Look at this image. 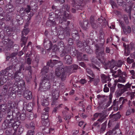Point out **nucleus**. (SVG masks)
I'll use <instances>...</instances> for the list:
<instances>
[{
  "mask_svg": "<svg viewBox=\"0 0 135 135\" xmlns=\"http://www.w3.org/2000/svg\"><path fill=\"white\" fill-rule=\"evenodd\" d=\"M131 85L132 84H130L129 83H127L125 85H124L123 88L116 91L115 94L117 97H120L125 92L131 90Z\"/></svg>",
  "mask_w": 135,
  "mask_h": 135,
  "instance_id": "obj_1",
  "label": "nucleus"
},
{
  "mask_svg": "<svg viewBox=\"0 0 135 135\" xmlns=\"http://www.w3.org/2000/svg\"><path fill=\"white\" fill-rule=\"evenodd\" d=\"M65 67L62 66H60L59 67V68H57L56 69L55 74L58 77H60L62 80H64L66 78L65 73H67L65 71L64 69L62 71L63 69Z\"/></svg>",
  "mask_w": 135,
  "mask_h": 135,
  "instance_id": "obj_2",
  "label": "nucleus"
},
{
  "mask_svg": "<svg viewBox=\"0 0 135 135\" xmlns=\"http://www.w3.org/2000/svg\"><path fill=\"white\" fill-rule=\"evenodd\" d=\"M14 122V120L12 119H10V120H5L2 124V129H5L7 128H10L12 127L13 126Z\"/></svg>",
  "mask_w": 135,
  "mask_h": 135,
  "instance_id": "obj_3",
  "label": "nucleus"
},
{
  "mask_svg": "<svg viewBox=\"0 0 135 135\" xmlns=\"http://www.w3.org/2000/svg\"><path fill=\"white\" fill-rule=\"evenodd\" d=\"M50 86V84L48 79L47 78H45L40 83V87L43 88L44 90L49 89Z\"/></svg>",
  "mask_w": 135,
  "mask_h": 135,
  "instance_id": "obj_4",
  "label": "nucleus"
},
{
  "mask_svg": "<svg viewBox=\"0 0 135 135\" xmlns=\"http://www.w3.org/2000/svg\"><path fill=\"white\" fill-rule=\"evenodd\" d=\"M96 54L97 57L101 62H103V61H104V62H105V59L104 58L105 54L104 53L103 49L100 48L97 49L96 51Z\"/></svg>",
  "mask_w": 135,
  "mask_h": 135,
  "instance_id": "obj_5",
  "label": "nucleus"
},
{
  "mask_svg": "<svg viewBox=\"0 0 135 135\" xmlns=\"http://www.w3.org/2000/svg\"><path fill=\"white\" fill-rule=\"evenodd\" d=\"M78 68V66L77 65L74 64L71 66H65L64 68L63 69V70H62L64 71V69L65 71H66L67 73H72L75 72V70H77Z\"/></svg>",
  "mask_w": 135,
  "mask_h": 135,
  "instance_id": "obj_6",
  "label": "nucleus"
},
{
  "mask_svg": "<svg viewBox=\"0 0 135 135\" xmlns=\"http://www.w3.org/2000/svg\"><path fill=\"white\" fill-rule=\"evenodd\" d=\"M58 61L56 60H50L49 62H48L47 63V65L48 66H46L44 67L42 70V71L44 73H47V71L49 69V66L52 67L53 66L54 64H55L57 63Z\"/></svg>",
  "mask_w": 135,
  "mask_h": 135,
  "instance_id": "obj_7",
  "label": "nucleus"
},
{
  "mask_svg": "<svg viewBox=\"0 0 135 135\" xmlns=\"http://www.w3.org/2000/svg\"><path fill=\"white\" fill-rule=\"evenodd\" d=\"M49 108L48 107H46L44 109L43 113L41 116L42 120H45L46 122H48V112L49 111Z\"/></svg>",
  "mask_w": 135,
  "mask_h": 135,
  "instance_id": "obj_8",
  "label": "nucleus"
},
{
  "mask_svg": "<svg viewBox=\"0 0 135 135\" xmlns=\"http://www.w3.org/2000/svg\"><path fill=\"white\" fill-rule=\"evenodd\" d=\"M105 135H122L120 130L119 129H113L107 132Z\"/></svg>",
  "mask_w": 135,
  "mask_h": 135,
  "instance_id": "obj_9",
  "label": "nucleus"
},
{
  "mask_svg": "<svg viewBox=\"0 0 135 135\" xmlns=\"http://www.w3.org/2000/svg\"><path fill=\"white\" fill-rule=\"evenodd\" d=\"M105 63L107 66L110 67L111 69H113L116 66V62L113 59L110 61H109L107 62H105Z\"/></svg>",
  "mask_w": 135,
  "mask_h": 135,
  "instance_id": "obj_10",
  "label": "nucleus"
},
{
  "mask_svg": "<svg viewBox=\"0 0 135 135\" xmlns=\"http://www.w3.org/2000/svg\"><path fill=\"white\" fill-rule=\"evenodd\" d=\"M5 9L7 13L12 12L15 10V8L11 4V2H9V4L6 5Z\"/></svg>",
  "mask_w": 135,
  "mask_h": 135,
  "instance_id": "obj_11",
  "label": "nucleus"
},
{
  "mask_svg": "<svg viewBox=\"0 0 135 135\" xmlns=\"http://www.w3.org/2000/svg\"><path fill=\"white\" fill-rule=\"evenodd\" d=\"M69 16V15L68 14H66L65 12H64L63 15L61 14L60 16L59 19V22L62 23L63 21H66Z\"/></svg>",
  "mask_w": 135,
  "mask_h": 135,
  "instance_id": "obj_12",
  "label": "nucleus"
},
{
  "mask_svg": "<svg viewBox=\"0 0 135 135\" xmlns=\"http://www.w3.org/2000/svg\"><path fill=\"white\" fill-rule=\"evenodd\" d=\"M23 96L27 100L31 99L32 98L31 92L29 90L25 91L23 94Z\"/></svg>",
  "mask_w": 135,
  "mask_h": 135,
  "instance_id": "obj_13",
  "label": "nucleus"
},
{
  "mask_svg": "<svg viewBox=\"0 0 135 135\" xmlns=\"http://www.w3.org/2000/svg\"><path fill=\"white\" fill-rule=\"evenodd\" d=\"M64 61L65 63L68 64L72 63V60L71 56L69 55H66L64 57Z\"/></svg>",
  "mask_w": 135,
  "mask_h": 135,
  "instance_id": "obj_14",
  "label": "nucleus"
},
{
  "mask_svg": "<svg viewBox=\"0 0 135 135\" xmlns=\"http://www.w3.org/2000/svg\"><path fill=\"white\" fill-rule=\"evenodd\" d=\"M88 21L85 20L83 21V22L81 25L82 28L84 30H86L88 28Z\"/></svg>",
  "mask_w": 135,
  "mask_h": 135,
  "instance_id": "obj_15",
  "label": "nucleus"
},
{
  "mask_svg": "<svg viewBox=\"0 0 135 135\" xmlns=\"http://www.w3.org/2000/svg\"><path fill=\"white\" fill-rule=\"evenodd\" d=\"M106 114L104 112L99 113V117L100 118L97 121L102 122L103 120L106 117Z\"/></svg>",
  "mask_w": 135,
  "mask_h": 135,
  "instance_id": "obj_16",
  "label": "nucleus"
},
{
  "mask_svg": "<svg viewBox=\"0 0 135 135\" xmlns=\"http://www.w3.org/2000/svg\"><path fill=\"white\" fill-rule=\"evenodd\" d=\"M82 0H71V4L73 7L76 5H80L82 3Z\"/></svg>",
  "mask_w": 135,
  "mask_h": 135,
  "instance_id": "obj_17",
  "label": "nucleus"
},
{
  "mask_svg": "<svg viewBox=\"0 0 135 135\" xmlns=\"http://www.w3.org/2000/svg\"><path fill=\"white\" fill-rule=\"evenodd\" d=\"M123 29L124 33L126 34L129 33L131 31V28L129 26H127L126 27L125 26Z\"/></svg>",
  "mask_w": 135,
  "mask_h": 135,
  "instance_id": "obj_18",
  "label": "nucleus"
},
{
  "mask_svg": "<svg viewBox=\"0 0 135 135\" xmlns=\"http://www.w3.org/2000/svg\"><path fill=\"white\" fill-rule=\"evenodd\" d=\"M127 76L123 77L120 76V77L118 80H116L115 81L116 82H119L122 83H124L126 81V78Z\"/></svg>",
  "mask_w": 135,
  "mask_h": 135,
  "instance_id": "obj_19",
  "label": "nucleus"
},
{
  "mask_svg": "<svg viewBox=\"0 0 135 135\" xmlns=\"http://www.w3.org/2000/svg\"><path fill=\"white\" fill-rule=\"evenodd\" d=\"M102 81L103 83H105L107 80H109V78L104 74H102L101 75Z\"/></svg>",
  "mask_w": 135,
  "mask_h": 135,
  "instance_id": "obj_20",
  "label": "nucleus"
},
{
  "mask_svg": "<svg viewBox=\"0 0 135 135\" xmlns=\"http://www.w3.org/2000/svg\"><path fill=\"white\" fill-rule=\"evenodd\" d=\"M19 73H20V72L18 71L15 72L14 74V79L17 82H19L20 80V77L18 75Z\"/></svg>",
  "mask_w": 135,
  "mask_h": 135,
  "instance_id": "obj_21",
  "label": "nucleus"
},
{
  "mask_svg": "<svg viewBox=\"0 0 135 135\" xmlns=\"http://www.w3.org/2000/svg\"><path fill=\"white\" fill-rule=\"evenodd\" d=\"M107 126L106 123H104L102 124L100 130V133H102L104 131L106 128Z\"/></svg>",
  "mask_w": 135,
  "mask_h": 135,
  "instance_id": "obj_22",
  "label": "nucleus"
},
{
  "mask_svg": "<svg viewBox=\"0 0 135 135\" xmlns=\"http://www.w3.org/2000/svg\"><path fill=\"white\" fill-rule=\"evenodd\" d=\"M28 39L27 37H26L25 36H22L21 38V41H22V44H21V46L22 47L23 46V45H25Z\"/></svg>",
  "mask_w": 135,
  "mask_h": 135,
  "instance_id": "obj_23",
  "label": "nucleus"
},
{
  "mask_svg": "<svg viewBox=\"0 0 135 135\" xmlns=\"http://www.w3.org/2000/svg\"><path fill=\"white\" fill-rule=\"evenodd\" d=\"M54 98L57 100L59 95V92L58 91H54L52 94Z\"/></svg>",
  "mask_w": 135,
  "mask_h": 135,
  "instance_id": "obj_24",
  "label": "nucleus"
},
{
  "mask_svg": "<svg viewBox=\"0 0 135 135\" xmlns=\"http://www.w3.org/2000/svg\"><path fill=\"white\" fill-rule=\"evenodd\" d=\"M117 75L119 76H120L121 75H124L125 76H127V75L126 73L125 72H122L120 69H118L117 71Z\"/></svg>",
  "mask_w": 135,
  "mask_h": 135,
  "instance_id": "obj_25",
  "label": "nucleus"
},
{
  "mask_svg": "<svg viewBox=\"0 0 135 135\" xmlns=\"http://www.w3.org/2000/svg\"><path fill=\"white\" fill-rule=\"evenodd\" d=\"M29 32V30L27 28L24 29L22 32V36L27 35Z\"/></svg>",
  "mask_w": 135,
  "mask_h": 135,
  "instance_id": "obj_26",
  "label": "nucleus"
},
{
  "mask_svg": "<svg viewBox=\"0 0 135 135\" xmlns=\"http://www.w3.org/2000/svg\"><path fill=\"white\" fill-rule=\"evenodd\" d=\"M121 116L120 115L119 113H117L115 114H114L112 115V117L113 118H114L115 120L119 118Z\"/></svg>",
  "mask_w": 135,
  "mask_h": 135,
  "instance_id": "obj_27",
  "label": "nucleus"
},
{
  "mask_svg": "<svg viewBox=\"0 0 135 135\" xmlns=\"http://www.w3.org/2000/svg\"><path fill=\"white\" fill-rule=\"evenodd\" d=\"M49 104V102L47 100L44 99L42 102V105L43 106H47Z\"/></svg>",
  "mask_w": 135,
  "mask_h": 135,
  "instance_id": "obj_28",
  "label": "nucleus"
},
{
  "mask_svg": "<svg viewBox=\"0 0 135 135\" xmlns=\"http://www.w3.org/2000/svg\"><path fill=\"white\" fill-rule=\"evenodd\" d=\"M7 108V107L6 105L3 104L0 105V109H1L2 111H5Z\"/></svg>",
  "mask_w": 135,
  "mask_h": 135,
  "instance_id": "obj_29",
  "label": "nucleus"
},
{
  "mask_svg": "<svg viewBox=\"0 0 135 135\" xmlns=\"http://www.w3.org/2000/svg\"><path fill=\"white\" fill-rule=\"evenodd\" d=\"M87 72L93 77H94V75L93 71L90 69L87 68L86 69Z\"/></svg>",
  "mask_w": 135,
  "mask_h": 135,
  "instance_id": "obj_30",
  "label": "nucleus"
},
{
  "mask_svg": "<svg viewBox=\"0 0 135 135\" xmlns=\"http://www.w3.org/2000/svg\"><path fill=\"white\" fill-rule=\"evenodd\" d=\"M134 112V110L133 109H129L127 110L126 112V115H128L131 114V113H133Z\"/></svg>",
  "mask_w": 135,
  "mask_h": 135,
  "instance_id": "obj_31",
  "label": "nucleus"
},
{
  "mask_svg": "<svg viewBox=\"0 0 135 135\" xmlns=\"http://www.w3.org/2000/svg\"><path fill=\"white\" fill-rule=\"evenodd\" d=\"M117 83H115L113 85V86L110 87V91L111 93H113L114 92Z\"/></svg>",
  "mask_w": 135,
  "mask_h": 135,
  "instance_id": "obj_32",
  "label": "nucleus"
},
{
  "mask_svg": "<svg viewBox=\"0 0 135 135\" xmlns=\"http://www.w3.org/2000/svg\"><path fill=\"white\" fill-rule=\"evenodd\" d=\"M123 62L121 60H118L116 62V66L118 67H120L123 64Z\"/></svg>",
  "mask_w": 135,
  "mask_h": 135,
  "instance_id": "obj_33",
  "label": "nucleus"
},
{
  "mask_svg": "<svg viewBox=\"0 0 135 135\" xmlns=\"http://www.w3.org/2000/svg\"><path fill=\"white\" fill-rule=\"evenodd\" d=\"M34 133V130H29L28 131L26 135H33Z\"/></svg>",
  "mask_w": 135,
  "mask_h": 135,
  "instance_id": "obj_34",
  "label": "nucleus"
},
{
  "mask_svg": "<svg viewBox=\"0 0 135 135\" xmlns=\"http://www.w3.org/2000/svg\"><path fill=\"white\" fill-rule=\"evenodd\" d=\"M25 11L24 8H21L20 11V15L22 16H23L25 14Z\"/></svg>",
  "mask_w": 135,
  "mask_h": 135,
  "instance_id": "obj_35",
  "label": "nucleus"
},
{
  "mask_svg": "<svg viewBox=\"0 0 135 135\" xmlns=\"http://www.w3.org/2000/svg\"><path fill=\"white\" fill-rule=\"evenodd\" d=\"M128 47L132 50L134 49L135 47L134 44L133 43H131L128 46Z\"/></svg>",
  "mask_w": 135,
  "mask_h": 135,
  "instance_id": "obj_36",
  "label": "nucleus"
},
{
  "mask_svg": "<svg viewBox=\"0 0 135 135\" xmlns=\"http://www.w3.org/2000/svg\"><path fill=\"white\" fill-rule=\"evenodd\" d=\"M123 18L124 21L127 24L129 23V22L127 16L126 15H124L123 16Z\"/></svg>",
  "mask_w": 135,
  "mask_h": 135,
  "instance_id": "obj_37",
  "label": "nucleus"
},
{
  "mask_svg": "<svg viewBox=\"0 0 135 135\" xmlns=\"http://www.w3.org/2000/svg\"><path fill=\"white\" fill-rule=\"evenodd\" d=\"M79 125L81 127H83V128L84 129L85 128L86 124L84 123L83 121H81L79 122Z\"/></svg>",
  "mask_w": 135,
  "mask_h": 135,
  "instance_id": "obj_38",
  "label": "nucleus"
},
{
  "mask_svg": "<svg viewBox=\"0 0 135 135\" xmlns=\"http://www.w3.org/2000/svg\"><path fill=\"white\" fill-rule=\"evenodd\" d=\"M57 100L56 99H55L53 100L52 103L51 104V105L52 106H56L58 105V103L57 102V101H56Z\"/></svg>",
  "mask_w": 135,
  "mask_h": 135,
  "instance_id": "obj_39",
  "label": "nucleus"
},
{
  "mask_svg": "<svg viewBox=\"0 0 135 135\" xmlns=\"http://www.w3.org/2000/svg\"><path fill=\"white\" fill-rule=\"evenodd\" d=\"M31 7L30 5H27V7L25 9V10L27 13L29 12L31 10Z\"/></svg>",
  "mask_w": 135,
  "mask_h": 135,
  "instance_id": "obj_40",
  "label": "nucleus"
},
{
  "mask_svg": "<svg viewBox=\"0 0 135 135\" xmlns=\"http://www.w3.org/2000/svg\"><path fill=\"white\" fill-rule=\"evenodd\" d=\"M117 3L120 6H122L124 4V3L123 0H117Z\"/></svg>",
  "mask_w": 135,
  "mask_h": 135,
  "instance_id": "obj_41",
  "label": "nucleus"
},
{
  "mask_svg": "<svg viewBox=\"0 0 135 135\" xmlns=\"http://www.w3.org/2000/svg\"><path fill=\"white\" fill-rule=\"evenodd\" d=\"M127 63L129 64H131L134 62V60L133 59H130L129 57L127 59Z\"/></svg>",
  "mask_w": 135,
  "mask_h": 135,
  "instance_id": "obj_42",
  "label": "nucleus"
},
{
  "mask_svg": "<svg viewBox=\"0 0 135 135\" xmlns=\"http://www.w3.org/2000/svg\"><path fill=\"white\" fill-rule=\"evenodd\" d=\"M42 123L43 125L44 126H46L47 124L49 125V120H48V122H46V120H42Z\"/></svg>",
  "mask_w": 135,
  "mask_h": 135,
  "instance_id": "obj_43",
  "label": "nucleus"
},
{
  "mask_svg": "<svg viewBox=\"0 0 135 135\" xmlns=\"http://www.w3.org/2000/svg\"><path fill=\"white\" fill-rule=\"evenodd\" d=\"M90 22L92 26L94 28H95L96 27L95 26H94V24H95V23L94 22V19L93 18H90Z\"/></svg>",
  "mask_w": 135,
  "mask_h": 135,
  "instance_id": "obj_44",
  "label": "nucleus"
},
{
  "mask_svg": "<svg viewBox=\"0 0 135 135\" xmlns=\"http://www.w3.org/2000/svg\"><path fill=\"white\" fill-rule=\"evenodd\" d=\"M104 91L105 92H108L109 91V88L107 87V84H105L104 86Z\"/></svg>",
  "mask_w": 135,
  "mask_h": 135,
  "instance_id": "obj_45",
  "label": "nucleus"
},
{
  "mask_svg": "<svg viewBox=\"0 0 135 135\" xmlns=\"http://www.w3.org/2000/svg\"><path fill=\"white\" fill-rule=\"evenodd\" d=\"M30 129H32V130L35 129V124L33 122H31L30 124Z\"/></svg>",
  "mask_w": 135,
  "mask_h": 135,
  "instance_id": "obj_46",
  "label": "nucleus"
},
{
  "mask_svg": "<svg viewBox=\"0 0 135 135\" xmlns=\"http://www.w3.org/2000/svg\"><path fill=\"white\" fill-rule=\"evenodd\" d=\"M99 116V113H95L94 115V118H92V120H95V118H97Z\"/></svg>",
  "mask_w": 135,
  "mask_h": 135,
  "instance_id": "obj_47",
  "label": "nucleus"
},
{
  "mask_svg": "<svg viewBox=\"0 0 135 135\" xmlns=\"http://www.w3.org/2000/svg\"><path fill=\"white\" fill-rule=\"evenodd\" d=\"M132 8V7L130 6L128 7V8H127L126 9V10L127 11H128V12H129V18L130 19H131V17L130 15V12L131 11V9Z\"/></svg>",
  "mask_w": 135,
  "mask_h": 135,
  "instance_id": "obj_48",
  "label": "nucleus"
},
{
  "mask_svg": "<svg viewBox=\"0 0 135 135\" xmlns=\"http://www.w3.org/2000/svg\"><path fill=\"white\" fill-rule=\"evenodd\" d=\"M100 126V124L98 122H95L94 123L92 127V128L93 129L94 127H97L98 128Z\"/></svg>",
  "mask_w": 135,
  "mask_h": 135,
  "instance_id": "obj_49",
  "label": "nucleus"
},
{
  "mask_svg": "<svg viewBox=\"0 0 135 135\" xmlns=\"http://www.w3.org/2000/svg\"><path fill=\"white\" fill-rule=\"evenodd\" d=\"M110 3L113 8H114L115 7H117L116 4L113 1H111Z\"/></svg>",
  "mask_w": 135,
  "mask_h": 135,
  "instance_id": "obj_50",
  "label": "nucleus"
},
{
  "mask_svg": "<svg viewBox=\"0 0 135 135\" xmlns=\"http://www.w3.org/2000/svg\"><path fill=\"white\" fill-rule=\"evenodd\" d=\"M90 66L92 67L94 69H97V70H98L99 71H100V68L98 67L95 65H90Z\"/></svg>",
  "mask_w": 135,
  "mask_h": 135,
  "instance_id": "obj_51",
  "label": "nucleus"
},
{
  "mask_svg": "<svg viewBox=\"0 0 135 135\" xmlns=\"http://www.w3.org/2000/svg\"><path fill=\"white\" fill-rule=\"evenodd\" d=\"M43 130L44 131V132L46 133H49L50 132V130L49 128H46L43 129Z\"/></svg>",
  "mask_w": 135,
  "mask_h": 135,
  "instance_id": "obj_52",
  "label": "nucleus"
},
{
  "mask_svg": "<svg viewBox=\"0 0 135 135\" xmlns=\"http://www.w3.org/2000/svg\"><path fill=\"white\" fill-rule=\"evenodd\" d=\"M5 16L4 13L2 12V13H0V20H3V17Z\"/></svg>",
  "mask_w": 135,
  "mask_h": 135,
  "instance_id": "obj_53",
  "label": "nucleus"
},
{
  "mask_svg": "<svg viewBox=\"0 0 135 135\" xmlns=\"http://www.w3.org/2000/svg\"><path fill=\"white\" fill-rule=\"evenodd\" d=\"M117 86L118 88L120 89L122 88H123L124 87V85L119 83L117 84Z\"/></svg>",
  "mask_w": 135,
  "mask_h": 135,
  "instance_id": "obj_54",
  "label": "nucleus"
},
{
  "mask_svg": "<svg viewBox=\"0 0 135 135\" xmlns=\"http://www.w3.org/2000/svg\"><path fill=\"white\" fill-rule=\"evenodd\" d=\"M13 132H14V133L13 134V135H15L16 134V131L13 129L11 130V132H9V134H12V133H13Z\"/></svg>",
  "mask_w": 135,
  "mask_h": 135,
  "instance_id": "obj_55",
  "label": "nucleus"
},
{
  "mask_svg": "<svg viewBox=\"0 0 135 135\" xmlns=\"http://www.w3.org/2000/svg\"><path fill=\"white\" fill-rule=\"evenodd\" d=\"M118 102L116 100H114L113 102V105L114 107H118Z\"/></svg>",
  "mask_w": 135,
  "mask_h": 135,
  "instance_id": "obj_56",
  "label": "nucleus"
},
{
  "mask_svg": "<svg viewBox=\"0 0 135 135\" xmlns=\"http://www.w3.org/2000/svg\"><path fill=\"white\" fill-rule=\"evenodd\" d=\"M31 60L30 58H28L27 59V63L28 65H30L31 63Z\"/></svg>",
  "mask_w": 135,
  "mask_h": 135,
  "instance_id": "obj_57",
  "label": "nucleus"
},
{
  "mask_svg": "<svg viewBox=\"0 0 135 135\" xmlns=\"http://www.w3.org/2000/svg\"><path fill=\"white\" fill-rule=\"evenodd\" d=\"M13 42L11 41L9 42L8 44V46L10 48L13 46Z\"/></svg>",
  "mask_w": 135,
  "mask_h": 135,
  "instance_id": "obj_58",
  "label": "nucleus"
},
{
  "mask_svg": "<svg viewBox=\"0 0 135 135\" xmlns=\"http://www.w3.org/2000/svg\"><path fill=\"white\" fill-rule=\"evenodd\" d=\"M22 68H23V70H24V65L23 64H22L20 66V69L18 71H19L21 73V71L22 69Z\"/></svg>",
  "mask_w": 135,
  "mask_h": 135,
  "instance_id": "obj_59",
  "label": "nucleus"
},
{
  "mask_svg": "<svg viewBox=\"0 0 135 135\" xmlns=\"http://www.w3.org/2000/svg\"><path fill=\"white\" fill-rule=\"evenodd\" d=\"M17 54V53L16 52L13 53L10 55L9 58L13 57L16 56Z\"/></svg>",
  "mask_w": 135,
  "mask_h": 135,
  "instance_id": "obj_60",
  "label": "nucleus"
},
{
  "mask_svg": "<svg viewBox=\"0 0 135 135\" xmlns=\"http://www.w3.org/2000/svg\"><path fill=\"white\" fill-rule=\"evenodd\" d=\"M71 118V117L70 115H67L66 116H65L64 117V119L66 120H67L68 119H70Z\"/></svg>",
  "mask_w": 135,
  "mask_h": 135,
  "instance_id": "obj_61",
  "label": "nucleus"
},
{
  "mask_svg": "<svg viewBox=\"0 0 135 135\" xmlns=\"http://www.w3.org/2000/svg\"><path fill=\"white\" fill-rule=\"evenodd\" d=\"M80 82L82 84H84L86 82L85 80L83 79L81 80L80 81Z\"/></svg>",
  "mask_w": 135,
  "mask_h": 135,
  "instance_id": "obj_62",
  "label": "nucleus"
},
{
  "mask_svg": "<svg viewBox=\"0 0 135 135\" xmlns=\"http://www.w3.org/2000/svg\"><path fill=\"white\" fill-rule=\"evenodd\" d=\"M68 44L69 45H72L73 44L72 40L71 39H69L68 41Z\"/></svg>",
  "mask_w": 135,
  "mask_h": 135,
  "instance_id": "obj_63",
  "label": "nucleus"
},
{
  "mask_svg": "<svg viewBox=\"0 0 135 135\" xmlns=\"http://www.w3.org/2000/svg\"><path fill=\"white\" fill-rule=\"evenodd\" d=\"M134 92H131L130 93V95L131 99L133 98L134 97Z\"/></svg>",
  "mask_w": 135,
  "mask_h": 135,
  "instance_id": "obj_64",
  "label": "nucleus"
}]
</instances>
